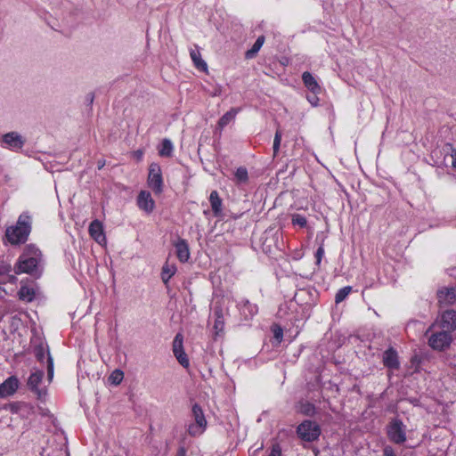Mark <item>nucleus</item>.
I'll return each mask as SVG.
<instances>
[{"instance_id":"nucleus-1","label":"nucleus","mask_w":456,"mask_h":456,"mask_svg":"<svg viewBox=\"0 0 456 456\" xmlns=\"http://www.w3.org/2000/svg\"><path fill=\"white\" fill-rule=\"evenodd\" d=\"M31 229L32 216L25 211L20 215L15 225L6 229L5 236L12 245L23 244L28 240Z\"/></svg>"},{"instance_id":"nucleus-2","label":"nucleus","mask_w":456,"mask_h":456,"mask_svg":"<svg viewBox=\"0 0 456 456\" xmlns=\"http://www.w3.org/2000/svg\"><path fill=\"white\" fill-rule=\"evenodd\" d=\"M42 261L41 251L34 247L28 246L22 255L20 256L17 263L14 265V273L16 274L28 273L37 275L38 273V266Z\"/></svg>"},{"instance_id":"nucleus-3","label":"nucleus","mask_w":456,"mask_h":456,"mask_svg":"<svg viewBox=\"0 0 456 456\" xmlns=\"http://www.w3.org/2000/svg\"><path fill=\"white\" fill-rule=\"evenodd\" d=\"M435 329H442L452 333L456 330V311L450 309L441 313L426 331V336H428L429 332Z\"/></svg>"},{"instance_id":"nucleus-4","label":"nucleus","mask_w":456,"mask_h":456,"mask_svg":"<svg viewBox=\"0 0 456 456\" xmlns=\"http://www.w3.org/2000/svg\"><path fill=\"white\" fill-rule=\"evenodd\" d=\"M387 435L392 443L402 444L407 439L406 426L400 419L394 418L387 426Z\"/></svg>"},{"instance_id":"nucleus-5","label":"nucleus","mask_w":456,"mask_h":456,"mask_svg":"<svg viewBox=\"0 0 456 456\" xmlns=\"http://www.w3.org/2000/svg\"><path fill=\"white\" fill-rule=\"evenodd\" d=\"M428 345L434 350L442 351L449 347L452 341V333L442 329H435L429 332Z\"/></svg>"},{"instance_id":"nucleus-6","label":"nucleus","mask_w":456,"mask_h":456,"mask_svg":"<svg viewBox=\"0 0 456 456\" xmlns=\"http://www.w3.org/2000/svg\"><path fill=\"white\" fill-rule=\"evenodd\" d=\"M297 435L305 442H314L321 436V428L316 422L306 419L297 426Z\"/></svg>"},{"instance_id":"nucleus-7","label":"nucleus","mask_w":456,"mask_h":456,"mask_svg":"<svg viewBox=\"0 0 456 456\" xmlns=\"http://www.w3.org/2000/svg\"><path fill=\"white\" fill-rule=\"evenodd\" d=\"M45 372L41 370H33L27 381L28 388L33 392L38 400H44L46 395V388L43 385Z\"/></svg>"},{"instance_id":"nucleus-8","label":"nucleus","mask_w":456,"mask_h":456,"mask_svg":"<svg viewBox=\"0 0 456 456\" xmlns=\"http://www.w3.org/2000/svg\"><path fill=\"white\" fill-rule=\"evenodd\" d=\"M147 184L156 195H159L163 192L164 183L162 171L159 164L151 163L150 165Z\"/></svg>"},{"instance_id":"nucleus-9","label":"nucleus","mask_w":456,"mask_h":456,"mask_svg":"<svg viewBox=\"0 0 456 456\" xmlns=\"http://www.w3.org/2000/svg\"><path fill=\"white\" fill-rule=\"evenodd\" d=\"M172 350L178 362L184 368L190 366L189 358L183 349V337L177 333L173 340Z\"/></svg>"},{"instance_id":"nucleus-10","label":"nucleus","mask_w":456,"mask_h":456,"mask_svg":"<svg viewBox=\"0 0 456 456\" xmlns=\"http://www.w3.org/2000/svg\"><path fill=\"white\" fill-rule=\"evenodd\" d=\"M2 142L11 151H18L25 144V139L17 132H9L2 136Z\"/></svg>"},{"instance_id":"nucleus-11","label":"nucleus","mask_w":456,"mask_h":456,"mask_svg":"<svg viewBox=\"0 0 456 456\" xmlns=\"http://www.w3.org/2000/svg\"><path fill=\"white\" fill-rule=\"evenodd\" d=\"M35 355L40 362H43L45 355H47V374L48 379L51 381L53 377V361L50 355L49 350L45 348L43 345H40L35 348Z\"/></svg>"},{"instance_id":"nucleus-12","label":"nucleus","mask_w":456,"mask_h":456,"mask_svg":"<svg viewBox=\"0 0 456 456\" xmlns=\"http://www.w3.org/2000/svg\"><path fill=\"white\" fill-rule=\"evenodd\" d=\"M137 205L146 213H151L155 208V201L147 191H141L137 197Z\"/></svg>"},{"instance_id":"nucleus-13","label":"nucleus","mask_w":456,"mask_h":456,"mask_svg":"<svg viewBox=\"0 0 456 456\" xmlns=\"http://www.w3.org/2000/svg\"><path fill=\"white\" fill-rule=\"evenodd\" d=\"M19 387V380L16 377L8 378L0 385V398H5L12 395Z\"/></svg>"},{"instance_id":"nucleus-14","label":"nucleus","mask_w":456,"mask_h":456,"mask_svg":"<svg viewBox=\"0 0 456 456\" xmlns=\"http://www.w3.org/2000/svg\"><path fill=\"white\" fill-rule=\"evenodd\" d=\"M175 248V254L177 258L182 262L185 263L190 258V249L187 241L184 239L178 238L174 243Z\"/></svg>"},{"instance_id":"nucleus-15","label":"nucleus","mask_w":456,"mask_h":456,"mask_svg":"<svg viewBox=\"0 0 456 456\" xmlns=\"http://www.w3.org/2000/svg\"><path fill=\"white\" fill-rule=\"evenodd\" d=\"M89 233L91 237L99 244L106 241V237L103 232V226L99 220H94L89 225Z\"/></svg>"},{"instance_id":"nucleus-16","label":"nucleus","mask_w":456,"mask_h":456,"mask_svg":"<svg viewBox=\"0 0 456 456\" xmlns=\"http://www.w3.org/2000/svg\"><path fill=\"white\" fill-rule=\"evenodd\" d=\"M382 360L384 365L391 370H397L399 368L400 363L397 353L392 347L383 353Z\"/></svg>"},{"instance_id":"nucleus-17","label":"nucleus","mask_w":456,"mask_h":456,"mask_svg":"<svg viewBox=\"0 0 456 456\" xmlns=\"http://www.w3.org/2000/svg\"><path fill=\"white\" fill-rule=\"evenodd\" d=\"M302 80L304 82L305 86L314 94H319L322 91V88L315 77L308 71H305L302 74Z\"/></svg>"},{"instance_id":"nucleus-18","label":"nucleus","mask_w":456,"mask_h":456,"mask_svg":"<svg viewBox=\"0 0 456 456\" xmlns=\"http://www.w3.org/2000/svg\"><path fill=\"white\" fill-rule=\"evenodd\" d=\"M240 311L245 319H250L258 312L256 305L250 303L248 299H243L239 305Z\"/></svg>"},{"instance_id":"nucleus-19","label":"nucleus","mask_w":456,"mask_h":456,"mask_svg":"<svg viewBox=\"0 0 456 456\" xmlns=\"http://www.w3.org/2000/svg\"><path fill=\"white\" fill-rule=\"evenodd\" d=\"M439 303L452 305L456 300V290L454 288H446L437 293Z\"/></svg>"},{"instance_id":"nucleus-20","label":"nucleus","mask_w":456,"mask_h":456,"mask_svg":"<svg viewBox=\"0 0 456 456\" xmlns=\"http://www.w3.org/2000/svg\"><path fill=\"white\" fill-rule=\"evenodd\" d=\"M214 317H215V322H214L215 335L217 337L224 331V318L223 309L221 307L215 308Z\"/></svg>"},{"instance_id":"nucleus-21","label":"nucleus","mask_w":456,"mask_h":456,"mask_svg":"<svg viewBox=\"0 0 456 456\" xmlns=\"http://www.w3.org/2000/svg\"><path fill=\"white\" fill-rule=\"evenodd\" d=\"M209 202L215 216H222V200L216 191H212L209 196Z\"/></svg>"},{"instance_id":"nucleus-22","label":"nucleus","mask_w":456,"mask_h":456,"mask_svg":"<svg viewBox=\"0 0 456 456\" xmlns=\"http://www.w3.org/2000/svg\"><path fill=\"white\" fill-rule=\"evenodd\" d=\"M297 411L308 417H313L316 413V408L314 404L308 401H300L297 403Z\"/></svg>"},{"instance_id":"nucleus-23","label":"nucleus","mask_w":456,"mask_h":456,"mask_svg":"<svg viewBox=\"0 0 456 456\" xmlns=\"http://www.w3.org/2000/svg\"><path fill=\"white\" fill-rule=\"evenodd\" d=\"M191 58L193 61L194 66L202 71H206L208 69V65L205 61L202 60L201 54L199 50L191 49L190 52Z\"/></svg>"},{"instance_id":"nucleus-24","label":"nucleus","mask_w":456,"mask_h":456,"mask_svg":"<svg viewBox=\"0 0 456 456\" xmlns=\"http://www.w3.org/2000/svg\"><path fill=\"white\" fill-rule=\"evenodd\" d=\"M19 298L24 302H32L35 298V289L28 286H22L19 290Z\"/></svg>"},{"instance_id":"nucleus-25","label":"nucleus","mask_w":456,"mask_h":456,"mask_svg":"<svg viewBox=\"0 0 456 456\" xmlns=\"http://www.w3.org/2000/svg\"><path fill=\"white\" fill-rule=\"evenodd\" d=\"M191 411H192V415L194 417L195 424H199L200 426L206 428L207 420L205 419V416H204L201 407L196 403L192 406Z\"/></svg>"},{"instance_id":"nucleus-26","label":"nucleus","mask_w":456,"mask_h":456,"mask_svg":"<svg viewBox=\"0 0 456 456\" xmlns=\"http://www.w3.org/2000/svg\"><path fill=\"white\" fill-rule=\"evenodd\" d=\"M176 273V266L175 265L166 264L162 267L161 279L165 284L174 276Z\"/></svg>"},{"instance_id":"nucleus-27","label":"nucleus","mask_w":456,"mask_h":456,"mask_svg":"<svg viewBox=\"0 0 456 456\" xmlns=\"http://www.w3.org/2000/svg\"><path fill=\"white\" fill-rule=\"evenodd\" d=\"M238 113V110L232 109L231 110L227 111L224 115L221 117V118L218 121V126L221 128H224L225 126H227L232 120H233Z\"/></svg>"},{"instance_id":"nucleus-28","label":"nucleus","mask_w":456,"mask_h":456,"mask_svg":"<svg viewBox=\"0 0 456 456\" xmlns=\"http://www.w3.org/2000/svg\"><path fill=\"white\" fill-rule=\"evenodd\" d=\"M173 143L169 139H164L161 142V147L159 151V154L161 157H170L173 152Z\"/></svg>"},{"instance_id":"nucleus-29","label":"nucleus","mask_w":456,"mask_h":456,"mask_svg":"<svg viewBox=\"0 0 456 456\" xmlns=\"http://www.w3.org/2000/svg\"><path fill=\"white\" fill-rule=\"evenodd\" d=\"M264 42H265V37L263 36L258 37L257 39L256 40V42L254 43L253 46L251 47V49H249L246 52V58H248V59L253 58L257 53V52L260 50Z\"/></svg>"},{"instance_id":"nucleus-30","label":"nucleus","mask_w":456,"mask_h":456,"mask_svg":"<svg viewBox=\"0 0 456 456\" xmlns=\"http://www.w3.org/2000/svg\"><path fill=\"white\" fill-rule=\"evenodd\" d=\"M351 291H352L351 286H346V287H343L340 289H338L335 296L336 304H339L342 301H344L346 298V297L350 294Z\"/></svg>"},{"instance_id":"nucleus-31","label":"nucleus","mask_w":456,"mask_h":456,"mask_svg":"<svg viewBox=\"0 0 456 456\" xmlns=\"http://www.w3.org/2000/svg\"><path fill=\"white\" fill-rule=\"evenodd\" d=\"M235 178L238 183H246L248 180V170L243 167H238L235 171Z\"/></svg>"},{"instance_id":"nucleus-32","label":"nucleus","mask_w":456,"mask_h":456,"mask_svg":"<svg viewBox=\"0 0 456 456\" xmlns=\"http://www.w3.org/2000/svg\"><path fill=\"white\" fill-rule=\"evenodd\" d=\"M124 379V373L120 370H115L110 376L109 380L113 385H118Z\"/></svg>"},{"instance_id":"nucleus-33","label":"nucleus","mask_w":456,"mask_h":456,"mask_svg":"<svg viewBox=\"0 0 456 456\" xmlns=\"http://www.w3.org/2000/svg\"><path fill=\"white\" fill-rule=\"evenodd\" d=\"M206 428L200 426L199 424H191L188 427V433L191 436H200L204 431Z\"/></svg>"},{"instance_id":"nucleus-34","label":"nucleus","mask_w":456,"mask_h":456,"mask_svg":"<svg viewBox=\"0 0 456 456\" xmlns=\"http://www.w3.org/2000/svg\"><path fill=\"white\" fill-rule=\"evenodd\" d=\"M291 222L292 224L298 225L301 228L305 227L307 224L306 218L300 214L292 215Z\"/></svg>"},{"instance_id":"nucleus-35","label":"nucleus","mask_w":456,"mask_h":456,"mask_svg":"<svg viewBox=\"0 0 456 456\" xmlns=\"http://www.w3.org/2000/svg\"><path fill=\"white\" fill-rule=\"evenodd\" d=\"M281 132L278 129L275 133L274 139H273V155L275 156L279 152L281 142Z\"/></svg>"},{"instance_id":"nucleus-36","label":"nucleus","mask_w":456,"mask_h":456,"mask_svg":"<svg viewBox=\"0 0 456 456\" xmlns=\"http://www.w3.org/2000/svg\"><path fill=\"white\" fill-rule=\"evenodd\" d=\"M12 271V265L6 261H0V275L7 274Z\"/></svg>"},{"instance_id":"nucleus-37","label":"nucleus","mask_w":456,"mask_h":456,"mask_svg":"<svg viewBox=\"0 0 456 456\" xmlns=\"http://www.w3.org/2000/svg\"><path fill=\"white\" fill-rule=\"evenodd\" d=\"M273 337L274 338L280 343L282 340L283 338V330L281 327L276 326L273 329Z\"/></svg>"},{"instance_id":"nucleus-38","label":"nucleus","mask_w":456,"mask_h":456,"mask_svg":"<svg viewBox=\"0 0 456 456\" xmlns=\"http://www.w3.org/2000/svg\"><path fill=\"white\" fill-rule=\"evenodd\" d=\"M323 255H324V248L322 245H321L315 253L316 265H319L321 264Z\"/></svg>"},{"instance_id":"nucleus-39","label":"nucleus","mask_w":456,"mask_h":456,"mask_svg":"<svg viewBox=\"0 0 456 456\" xmlns=\"http://www.w3.org/2000/svg\"><path fill=\"white\" fill-rule=\"evenodd\" d=\"M281 446L278 444H275L273 445L271 452L268 456H281Z\"/></svg>"},{"instance_id":"nucleus-40","label":"nucleus","mask_w":456,"mask_h":456,"mask_svg":"<svg viewBox=\"0 0 456 456\" xmlns=\"http://www.w3.org/2000/svg\"><path fill=\"white\" fill-rule=\"evenodd\" d=\"M383 455L384 456H396L393 447L390 445H387L384 447Z\"/></svg>"},{"instance_id":"nucleus-41","label":"nucleus","mask_w":456,"mask_h":456,"mask_svg":"<svg viewBox=\"0 0 456 456\" xmlns=\"http://www.w3.org/2000/svg\"><path fill=\"white\" fill-rule=\"evenodd\" d=\"M318 94H313V95H308L307 100L313 106H317L319 102Z\"/></svg>"},{"instance_id":"nucleus-42","label":"nucleus","mask_w":456,"mask_h":456,"mask_svg":"<svg viewBox=\"0 0 456 456\" xmlns=\"http://www.w3.org/2000/svg\"><path fill=\"white\" fill-rule=\"evenodd\" d=\"M451 157H452V167L456 169V150L455 149H452V154H451Z\"/></svg>"},{"instance_id":"nucleus-43","label":"nucleus","mask_w":456,"mask_h":456,"mask_svg":"<svg viewBox=\"0 0 456 456\" xmlns=\"http://www.w3.org/2000/svg\"><path fill=\"white\" fill-rule=\"evenodd\" d=\"M186 449L184 446H180L177 450L175 456H186Z\"/></svg>"}]
</instances>
